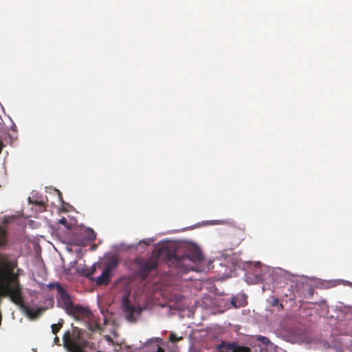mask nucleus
Wrapping results in <instances>:
<instances>
[{
    "label": "nucleus",
    "mask_w": 352,
    "mask_h": 352,
    "mask_svg": "<svg viewBox=\"0 0 352 352\" xmlns=\"http://www.w3.org/2000/svg\"><path fill=\"white\" fill-rule=\"evenodd\" d=\"M158 262L156 259L151 258L146 261H142L138 265V274L142 279H145L150 274V272L157 268Z\"/></svg>",
    "instance_id": "8"
},
{
    "label": "nucleus",
    "mask_w": 352,
    "mask_h": 352,
    "mask_svg": "<svg viewBox=\"0 0 352 352\" xmlns=\"http://www.w3.org/2000/svg\"><path fill=\"white\" fill-rule=\"evenodd\" d=\"M118 261L115 257L111 258L107 263L105 268L100 276L95 280L97 285H107L111 280L113 271L118 267Z\"/></svg>",
    "instance_id": "5"
},
{
    "label": "nucleus",
    "mask_w": 352,
    "mask_h": 352,
    "mask_svg": "<svg viewBox=\"0 0 352 352\" xmlns=\"http://www.w3.org/2000/svg\"><path fill=\"white\" fill-rule=\"evenodd\" d=\"M202 254L199 250H195L190 254L178 255L174 254L167 260L169 267L178 269L181 272H186L193 269V263L202 259Z\"/></svg>",
    "instance_id": "3"
},
{
    "label": "nucleus",
    "mask_w": 352,
    "mask_h": 352,
    "mask_svg": "<svg viewBox=\"0 0 352 352\" xmlns=\"http://www.w3.org/2000/svg\"><path fill=\"white\" fill-rule=\"evenodd\" d=\"M218 352H250L248 346H240L237 343L222 342L217 347Z\"/></svg>",
    "instance_id": "9"
},
{
    "label": "nucleus",
    "mask_w": 352,
    "mask_h": 352,
    "mask_svg": "<svg viewBox=\"0 0 352 352\" xmlns=\"http://www.w3.org/2000/svg\"><path fill=\"white\" fill-rule=\"evenodd\" d=\"M56 287L59 295V301L63 303L64 308L69 314L74 316L76 320H80V316L89 318L91 314L88 309L80 305H74L69 295L59 283H57Z\"/></svg>",
    "instance_id": "4"
},
{
    "label": "nucleus",
    "mask_w": 352,
    "mask_h": 352,
    "mask_svg": "<svg viewBox=\"0 0 352 352\" xmlns=\"http://www.w3.org/2000/svg\"><path fill=\"white\" fill-rule=\"evenodd\" d=\"M54 342L55 344L60 345V340H59V338L58 336H56L54 338Z\"/></svg>",
    "instance_id": "18"
},
{
    "label": "nucleus",
    "mask_w": 352,
    "mask_h": 352,
    "mask_svg": "<svg viewBox=\"0 0 352 352\" xmlns=\"http://www.w3.org/2000/svg\"><path fill=\"white\" fill-rule=\"evenodd\" d=\"M271 304L272 306H274V307L279 306L280 308H281V309L283 308V305L279 302V300L277 298H273Z\"/></svg>",
    "instance_id": "12"
},
{
    "label": "nucleus",
    "mask_w": 352,
    "mask_h": 352,
    "mask_svg": "<svg viewBox=\"0 0 352 352\" xmlns=\"http://www.w3.org/2000/svg\"><path fill=\"white\" fill-rule=\"evenodd\" d=\"M181 339H182V338H177L176 336V335L174 334V333H170V336H169V340L170 342H177V341H178V340H179Z\"/></svg>",
    "instance_id": "14"
},
{
    "label": "nucleus",
    "mask_w": 352,
    "mask_h": 352,
    "mask_svg": "<svg viewBox=\"0 0 352 352\" xmlns=\"http://www.w3.org/2000/svg\"><path fill=\"white\" fill-rule=\"evenodd\" d=\"M33 204L38 205V206H44L45 203L43 201H34L32 202Z\"/></svg>",
    "instance_id": "17"
},
{
    "label": "nucleus",
    "mask_w": 352,
    "mask_h": 352,
    "mask_svg": "<svg viewBox=\"0 0 352 352\" xmlns=\"http://www.w3.org/2000/svg\"><path fill=\"white\" fill-rule=\"evenodd\" d=\"M96 234L91 228L80 230L75 236L74 242L76 245L85 246L88 243L94 241Z\"/></svg>",
    "instance_id": "6"
},
{
    "label": "nucleus",
    "mask_w": 352,
    "mask_h": 352,
    "mask_svg": "<svg viewBox=\"0 0 352 352\" xmlns=\"http://www.w3.org/2000/svg\"><path fill=\"white\" fill-rule=\"evenodd\" d=\"M5 146L4 144L2 142V139L0 137V153H1L3 147Z\"/></svg>",
    "instance_id": "19"
},
{
    "label": "nucleus",
    "mask_w": 352,
    "mask_h": 352,
    "mask_svg": "<svg viewBox=\"0 0 352 352\" xmlns=\"http://www.w3.org/2000/svg\"><path fill=\"white\" fill-rule=\"evenodd\" d=\"M122 309L126 314V318L131 322L135 321V314L140 315L142 312L140 306H135L131 304L128 296L122 298Z\"/></svg>",
    "instance_id": "7"
},
{
    "label": "nucleus",
    "mask_w": 352,
    "mask_h": 352,
    "mask_svg": "<svg viewBox=\"0 0 352 352\" xmlns=\"http://www.w3.org/2000/svg\"><path fill=\"white\" fill-rule=\"evenodd\" d=\"M58 223L60 224H62L63 225L65 228H70V225L69 223H68L67 220L66 218L65 217H63L61 218L59 221H58Z\"/></svg>",
    "instance_id": "13"
},
{
    "label": "nucleus",
    "mask_w": 352,
    "mask_h": 352,
    "mask_svg": "<svg viewBox=\"0 0 352 352\" xmlns=\"http://www.w3.org/2000/svg\"><path fill=\"white\" fill-rule=\"evenodd\" d=\"M8 244V232L0 226V250L6 248ZM16 266V261L11 260L9 254L0 252V295L8 296L30 319L36 318L43 309L39 308L34 311L25 303L22 286L18 276L14 274Z\"/></svg>",
    "instance_id": "1"
},
{
    "label": "nucleus",
    "mask_w": 352,
    "mask_h": 352,
    "mask_svg": "<svg viewBox=\"0 0 352 352\" xmlns=\"http://www.w3.org/2000/svg\"><path fill=\"white\" fill-rule=\"evenodd\" d=\"M95 272V269H93V270H91L89 271V272H87L86 274H85V276L90 278L91 276L94 274V273Z\"/></svg>",
    "instance_id": "15"
},
{
    "label": "nucleus",
    "mask_w": 352,
    "mask_h": 352,
    "mask_svg": "<svg viewBox=\"0 0 352 352\" xmlns=\"http://www.w3.org/2000/svg\"><path fill=\"white\" fill-rule=\"evenodd\" d=\"M85 331L76 327H73L72 333L66 331L63 336L64 346L69 352H85V349L89 346V342L82 335ZM157 352H164L162 347H158Z\"/></svg>",
    "instance_id": "2"
},
{
    "label": "nucleus",
    "mask_w": 352,
    "mask_h": 352,
    "mask_svg": "<svg viewBox=\"0 0 352 352\" xmlns=\"http://www.w3.org/2000/svg\"><path fill=\"white\" fill-rule=\"evenodd\" d=\"M236 298L233 297L232 298L231 303L234 305V307H238L239 306L236 305Z\"/></svg>",
    "instance_id": "16"
},
{
    "label": "nucleus",
    "mask_w": 352,
    "mask_h": 352,
    "mask_svg": "<svg viewBox=\"0 0 352 352\" xmlns=\"http://www.w3.org/2000/svg\"><path fill=\"white\" fill-rule=\"evenodd\" d=\"M256 340L261 342L265 345H267L270 342L267 337L263 336H258Z\"/></svg>",
    "instance_id": "11"
},
{
    "label": "nucleus",
    "mask_w": 352,
    "mask_h": 352,
    "mask_svg": "<svg viewBox=\"0 0 352 352\" xmlns=\"http://www.w3.org/2000/svg\"><path fill=\"white\" fill-rule=\"evenodd\" d=\"M63 327V322H58L57 324L52 325V332L53 334H56Z\"/></svg>",
    "instance_id": "10"
},
{
    "label": "nucleus",
    "mask_w": 352,
    "mask_h": 352,
    "mask_svg": "<svg viewBox=\"0 0 352 352\" xmlns=\"http://www.w3.org/2000/svg\"><path fill=\"white\" fill-rule=\"evenodd\" d=\"M107 339L108 340H111V337H110L109 336H107Z\"/></svg>",
    "instance_id": "20"
}]
</instances>
